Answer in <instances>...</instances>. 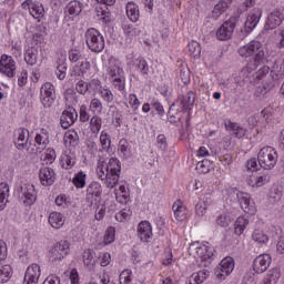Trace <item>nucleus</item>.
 I'll return each instance as SVG.
<instances>
[{
    "label": "nucleus",
    "instance_id": "obj_1",
    "mask_svg": "<svg viewBox=\"0 0 284 284\" xmlns=\"http://www.w3.org/2000/svg\"><path fill=\"white\" fill-rule=\"evenodd\" d=\"M106 74L109 81L112 83L113 88L119 92L125 90V71L121 68V62L116 58L111 57L106 67Z\"/></svg>",
    "mask_w": 284,
    "mask_h": 284
},
{
    "label": "nucleus",
    "instance_id": "obj_2",
    "mask_svg": "<svg viewBox=\"0 0 284 284\" xmlns=\"http://www.w3.org/2000/svg\"><path fill=\"white\" fill-rule=\"evenodd\" d=\"M257 161L260 168L272 170L278 161V153L276 152V149L272 146H264L257 154Z\"/></svg>",
    "mask_w": 284,
    "mask_h": 284
},
{
    "label": "nucleus",
    "instance_id": "obj_3",
    "mask_svg": "<svg viewBox=\"0 0 284 284\" xmlns=\"http://www.w3.org/2000/svg\"><path fill=\"white\" fill-rule=\"evenodd\" d=\"M85 43L91 52L99 53L105 50V38L94 28L85 32Z\"/></svg>",
    "mask_w": 284,
    "mask_h": 284
},
{
    "label": "nucleus",
    "instance_id": "obj_4",
    "mask_svg": "<svg viewBox=\"0 0 284 284\" xmlns=\"http://www.w3.org/2000/svg\"><path fill=\"white\" fill-rule=\"evenodd\" d=\"M108 174V189L114 190L116 185L119 184V179H121V162L116 158H111L105 165Z\"/></svg>",
    "mask_w": 284,
    "mask_h": 284
},
{
    "label": "nucleus",
    "instance_id": "obj_5",
    "mask_svg": "<svg viewBox=\"0 0 284 284\" xmlns=\"http://www.w3.org/2000/svg\"><path fill=\"white\" fill-rule=\"evenodd\" d=\"M70 254V242L61 240L55 243L49 251V258L51 263H61L65 256Z\"/></svg>",
    "mask_w": 284,
    "mask_h": 284
},
{
    "label": "nucleus",
    "instance_id": "obj_6",
    "mask_svg": "<svg viewBox=\"0 0 284 284\" xmlns=\"http://www.w3.org/2000/svg\"><path fill=\"white\" fill-rule=\"evenodd\" d=\"M17 194L26 207H30V205H34L37 202V189H34V185L32 184H22L18 186Z\"/></svg>",
    "mask_w": 284,
    "mask_h": 284
},
{
    "label": "nucleus",
    "instance_id": "obj_7",
    "mask_svg": "<svg viewBox=\"0 0 284 284\" xmlns=\"http://www.w3.org/2000/svg\"><path fill=\"white\" fill-rule=\"evenodd\" d=\"M57 99L54 85L50 82L42 84L40 89V101L44 108H52Z\"/></svg>",
    "mask_w": 284,
    "mask_h": 284
},
{
    "label": "nucleus",
    "instance_id": "obj_8",
    "mask_svg": "<svg viewBox=\"0 0 284 284\" xmlns=\"http://www.w3.org/2000/svg\"><path fill=\"white\" fill-rule=\"evenodd\" d=\"M236 28V17H231L229 20L223 22V24L216 31V39L219 41H227L232 39L234 30Z\"/></svg>",
    "mask_w": 284,
    "mask_h": 284
},
{
    "label": "nucleus",
    "instance_id": "obj_9",
    "mask_svg": "<svg viewBox=\"0 0 284 284\" xmlns=\"http://www.w3.org/2000/svg\"><path fill=\"white\" fill-rule=\"evenodd\" d=\"M189 254L195 258H201L202 261H212V256H214L212 251H210V247L201 245L199 242L190 244Z\"/></svg>",
    "mask_w": 284,
    "mask_h": 284
},
{
    "label": "nucleus",
    "instance_id": "obj_10",
    "mask_svg": "<svg viewBox=\"0 0 284 284\" xmlns=\"http://www.w3.org/2000/svg\"><path fill=\"white\" fill-rule=\"evenodd\" d=\"M103 194V187L99 182H91L87 187L85 201L89 204V207H92L94 203L101 201V195Z\"/></svg>",
    "mask_w": 284,
    "mask_h": 284
},
{
    "label": "nucleus",
    "instance_id": "obj_11",
    "mask_svg": "<svg viewBox=\"0 0 284 284\" xmlns=\"http://www.w3.org/2000/svg\"><path fill=\"white\" fill-rule=\"evenodd\" d=\"M79 119V114L77 113V109L73 106H68L60 116V125L63 130H68L71 125H74V122Z\"/></svg>",
    "mask_w": 284,
    "mask_h": 284
},
{
    "label": "nucleus",
    "instance_id": "obj_12",
    "mask_svg": "<svg viewBox=\"0 0 284 284\" xmlns=\"http://www.w3.org/2000/svg\"><path fill=\"white\" fill-rule=\"evenodd\" d=\"M14 70H17L14 59L7 54L2 55L0 60V72L6 74L9 79H12V77H14Z\"/></svg>",
    "mask_w": 284,
    "mask_h": 284
},
{
    "label": "nucleus",
    "instance_id": "obj_13",
    "mask_svg": "<svg viewBox=\"0 0 284 284\" xmlns=\"http://www.w3.org/2000/svg\"><path fill=\"white\" fill-rule=\"evenodd\" d=\"M237 200L240 203V207L245 212V214H256V206L254 205V201L250 197V195L245 192L237 193Z\"/></svg>",
    "mask_w": 284,
    "mask_h": 284
},
{
    "label": "nucleus",
    "instance_id": "obj_14",
    "mask_svg": "<svg viewBox=\"0 0 284 284\" xmlns=\"http://www.w3.org/2000/svg\"><path fill=\"white\" fill-rule=\"evenodd\" d=\"M270 265H272V256L262 254L254 260L253 270L255 274H263V272H267Z\"/></svg>",
    "mask_w": 284,
    "mask_h": 284
},
{
    "label": "nucleus",
    "instance_id": "obj_15",
    "mask_svg": "<svg viewBox=\"0 0 284 284\" xmlns=\"http://www.w3.org/2000/svg\"><path fill=\"white\" fill-rule=\"evenodd\" d=\"M271 180L272 175H270V172L264 171L262 173L251 175L247 180V184L251 187H263V185H267Z\"/></svg>",
    "mask_w": 284,
    "mask_h": 284
},
{
    "label": "nucleus",
    "instance_id": "obj_16",
    "mask_svg": "<svg viewBox=\"0 0 284 284\" xmlns=\"http://www.w3.org/2000/svg\"><path fill=\"white\" fill-rule=\"evenodd\" d=\"M40 183L44 187H50V185H54V181H57V173L54 169L51 168H42L39 171Z\"/></svg>",
    "mask_w": 284,
    "mask_h": 284
},
{
    "label": "nucleus",
    "instance_id": "obj_17",
    "mask_svg": "<svg viewBox=\"0 0 284 284\" xmlns=\"http://www.w3.org/2000/svg\"><path fill=\"white\" fill-rule=\"evenodd\" d=\"M40 276L41 266L39 264H32L27 268L22 284H38Z\"/></svg>",
    "mask_w": 284,
    "mask_h": 284
},
{
    "label": "nucleus",
    "instance_id": "obj_18",
    "mask_svg": "<svg viewBox=\"0 0 284 284\" xmlns=\"http://www.w3.org/2000/svg\"><path fill=\"white\" fill-rule=\"evenodd\" d=\"M138 237L142 243H150L152 240V224L149 221H142L138 225Z\"/></svg>",
    "mask_w": 284,
    "mask_h": 284
},
{
    "label": "nucleus",
    "instance_id": "obj_19",
    "mask_svg": "<svg viewBox=\"0 0 284 284\" xmlns=\"http://www.w3.org/2000/svg\"><path fill=\"white\" fill-rule=\"evenodd\" d=\"M22 8L24 10H29L33 19H42L43 14H45V9H43V4H37L32 2V0L24 1L22 3Z\"/></svg>",
    "mask_w": 284,
    "mask_h": 284
},
{
    "label": "nucleus",
    "instance_id": "obj_20",
    "mask_svg": "<svg viewBox=\"0 0 284 284\" xmlns=\"http://www.w3.org/2000/svg\"><path fill=\"white\" fill-rule=\"evenodd\" d=\"M284 21V14L280 10L273 11L268 14L266 23H265V30H274L278 28Z\"/></svg>",
    "mask_w": 284,
    "mask_h": 284
},
{
    "label": "nucleus",
    "instance_id": "obj_21",
    "mask_svg": "<svg viewBox=\"0 0 284 284\" xmlns=\"http://www.w3.org/2000/svg\"><path fill=\"white\" fill-rule=\"evenodd\" d=\"M30 136V131L28 129H18L16 132V140H14V145L17 150H26L28 148V139Z\"/></svg>",
    "mask_w": 284,
    "mask_h": 284
},
{
    "label": "nucleus",
    "instance_id": "obj_22",
    "mask_svg": "<svg viewBox=\"0 0 284 284\" xmlns=\"http://www.w3.org/2000/svg\"><path fill=\"white\" fill-rule=\"evenodd\" d=\"M253 45L256 48L252 51V59L250 61H255L257 63H267V54H265V48L263 43L253 40Z\"/></svg>",
    "mask_w": 284,
    "mask_h": 284
},
{
    "label": "nucleus",
    "instance_id": "obj_23",
    "mask_svg": "<svg viewBox=\"0 0 284 284\" xmlns=\"http://www.w3.org/2000/svg\"><path fill=\"white\" fill-rule=\"evenodd\" d=\"M195 101L196 94H194V91H189L186 95H179L176 103L181 105V110H190Z\"/></svg>",
    "mask_w": 284,
    "mask_h": 284
},
{
    "label": "nucleus",
    "instance_id": "obj_24",
    "mask_svg": "<svg viewBox=\"0 0 284 284\" xmlns=\"http://www.w3.org/2000/svg\"><path fill=\"white\" fill-rule=\"evenodd\" d=\"M172 210L174 213V219H176L178 221H185V219L187 217V207L183 205V202L181 200H176L173 203Z\"/></svg>",
    "mask_w": 284,
    "mask_h": 284
},
{
    "label": "nucleus",
    "instance_id": "obj_25",
    "mask_svg": "<svg viewBox=\"0 0 284 284\" xmlns=\"http://www.w3.org/2000/svg\"><path fill=\"white\" fill-rule=\"evenodd\" d=\"M64 12L67 17H79L83 12V4L79 0L70 1Z\"/></svg>",
    "mask_w": 284,
    "mask_h": 284
},
{
    "label": "nucleus",
    "instance_id": "obj_26",
    "mask_svg": "<svg viewBox=\"0 0 284 284\" xmlns=\"http://www.w3.org/2000/svg\"><path fill=\"white\" fill-rule=\"evenodd\" d=\"M258 21H261V11L248 14L244 23L245 32L250 34V32H252V30L258 26Z\"/></svg>",
    "mask_w": 284,
    "mask_h": 284
},
{
    "label": "nucleus",
    "instance_id": "obj_27",
    "mask_svg": "<svg viewBox=\"0 0 284 284\" xmlns=\"http://www.w3.org/2000/svg\"><path fill=\"white\" fill-rule=\"evenodd\" d=\"M232 1L233 0H220L212 11L213 19H219L221 14L227 12L229 8L232 6Z\"/></svg>",
    "mask_w": 284,
    "mask_h": 284
},
{
    "label": "nucleus",
    "instance_id": "obj_28",
    "mask_svg": "<svg viewBox=\"0 0 284 284\" xmlns=\"http://www.w3.org/2000/svg\"><path fill=\"white\" fill-rule=\"evenodd\" d=\"M49 224L54 230H61L62 225H65V216L59 212H51L49 215Z\"/></svg>",
    "mask_w": 284,
    "mask_h": 284
},
{
    "label": "nucleus",
    "instance_id": "obj_29",
    "mask_svg": "<svg viewBox=\"0 0 284 284\" xmlns=\"http://www.w3.org/2000/svg\"><path fill=\"white\" fill-rule=\"evenodd\" d=\"M10 197V185L6 182L0 183V212L6 210L8 205V199Z\"/></svg>",
    "mask_w": 284,
    "mask_h": 284
},
{
    "label": "nucleus",
    "instance_id": "obj_30",
    "mask_svg": "<svg viewBox=\"0 0 284 284\" xmlns=\"http://www.w3.org/2000/svg\"><path fill=\"white\" fill-rule=\"evenodd\" d=\"M210 276V271H207V270H201V271H199V272H196V273H193L190 277H189V280H187V282H186V284H202V283H204L205 281H206V278Z\"/></svg>",
    "mask_w": 284,
    "mask_h": 284
},
{
    "label": "nucleus",
    "instance_id": "obj_31",
    "mask_svg": "<svg viewBox=\"0 0 284 284\" xmlns=\"http://www.w3.org/2000/svg\"><path fill=\"white\" fill-rule=\"evenodd\" d=\"M39 60V49L36 47H29L24 53V61L28 65H37Z\"/></svg>",
    "mask_w": 284,
    "mask_h": 284
},
{
    "label": "nucleus",
    "instance_id": "obj_32",
    "mask_svg": "<svg viewBox=\"0 0 284 284\" xmlns=\"http://www.w3.org/2000/svg\"><path fill=\"white\" fill-rule=\"evenodd\" d=\"M225 128L226 130H229V132H232V134L236 136V139H243V136H245L247 132L243 126L232 121H229L227 123H225Z\"/></svg>",
    "mask_w": 284,
    "mask_h": 284
},
{
    "label": "nucleus",
    "instance_id": "obj_33",
    "mask_svg": "<svg viewBox=\"0 0 284 284\" xmlns=\"http://www.w3.org/2000/svg\"><path fill=\"white\" fill-rule=\"evenodd\" d=\"M126 17L132 21V23H136L139 21V6L134 2L126 3Z\"/></svg>",
    "mask_w": 284,
    "mask_h": 284
},
{
    "label": "nucleus",
    "instance_id": "obj_34",
    "mask_svg": "<svg viewBox=\"0 0 284 284\" xmlns=\"http://www.w3.org/2000/svg\"><path fill=\"white\" fill-rule=\"evenodd\" d=\"M271 74L275 77V79H278V80L284 79V60L283 59L275 60L271 70Z\"/></svg>",
    "mask_w": 284,
    "mask_h": 284
},
{
    "label": "nucleus",
    "instance_id": "obj_35",
    "mask_svg": "<svg viewBox=\"0 0 284 284\" xmlns=\"http://www.w3.org/2000/svg\"><path fill=\"white\" fill-rule=\"evenodd\" d=\"M97 254L92 250H85L83 253V263L85 267H89V270H94V265H97Z\"/></svg>",
    "mask_w": 284,
    "mask_h": 284
},
{
    "label": "nucleus",
    "instance_id": "obj_36",
    "mask_svg": "<svg viewBox=\"0 0 284 284\" xmlns=\"http://www.w3.org/2000/svg\"><path fill=\"white\" fill-rule=\"evenodd\" d=\"M254 50H256V44H254V40H252L251 42L240 47L237 52L240 57H243V59H250Z\"/></svg>",
    "mask_w": 284,
    "mask_h": 284
},
{
    "label": "nucleus",
    "instance_id": "obj_37",
    "mask_svg": "<svg viewBox=\"0 0 284 284\" xmlns=\"http://www.w3.org/2000/svg\"><path fill=\"white\" fill-rule=\"evenodd\" d=\"M36 143L40 145L41 150L45 149V145L50 143V135L48 134V131L45 129H41L36 134Z\"/></svg>",
    "mask_w": 284,
    "mask_h": 284
},
{
    "label": "nucleus",
    "instance_id": "obj_38",
    "mask_svg": "<svg viewBox=\"0 0 284 284\" xmlns=\"http://www.w3.org/2000/svg\"><path fill=\"white\" fill-rule=\"evenodd\" d=\"M220 270L225 274V276H230L232 272H234V260L232 257H225L220 263Z\"/></svg>",
    "mask_w": 284,
    "mask_h": 284
},
{
    "label": "nucleus",
    "instance_id": "obj_39",
    "mask_svg": "<svg viewBox=\"0 0 284 284\" xmlns=\"http://www.w3.org/2000/svg\"><path fill=\"white\" fill-rule=\"evenodd\" d=\"M258 65H265V62H255L253 60H250L247 64L242 69L241 74L242 77H250L252 72H256V69Z\"/></svg>",
    "mask_w": 284,
    "mask_h": 284
},
{
    "label": "nucleus",
    "instance_id": "obj_40",
    "mask_svg": "<svg viewBox=\"0 0 284 284\" xmlns=\"http://www.w3.org/2000/svg\"><path fill=\"white\" fill-rule=\"evenodd\" d=\"M247 225H250V220L245 219V216L237 217L235 221V234L241 236V234L245 232V227H247Z\"/></svg>",
    "mask_w": 284,
    "mask_h": 284
},
{
    "label": "nucleus",
    "instance_id": "obj_41",
    "mask_svg": "<svg viewBox=\"0 0 284 284\" xmlns=\"http://www.w3.org/2000/svg\"><path fill=\"white\" fill-rule=\"evenodd\" d=\"M281 278V270H270L267 275L264 277V284H276V281Z\"/></svg>",
    "mask_w": 284,
    "mask_h": 284
},
{
    "label": "nucleus",
    "instance_id": "obj_42",
    "mask_svg": "<svg viewBox=\"0 0 284 284\" xmlns=\"http://www.w3.org/2000/svg\"><path fill=\"white\" fill-rule=\"evenodd\" d=\"M115 199L119 203H128L130 201V191L121 184L119 186V193H115Z\"/></svg>",
    "mask_w": 284,
    "mask_h": 284
},
{
    "label": "nucleus",
    "instance_id": "obj_43",
    "mask_svg": "<svg viewBox=\"0 0 284 284\" xmlns=\"http://www.w3.org/2000/svg\"><path fill=\"white\" fill-rule=\"evenodd\" d=\"M85 179H88V175L83 171H80L73 178L72 183L78 190H83L85 187Z\"/></svg>",
    "mask_w": 284,
    "mask_h": 284
},
{
    "label": "nucleus",
    "instance_id": "obj_44",
    "mask_svg": "<svg viewBox=\"0 0 284 284\" xmlns=\"http://www.w3.org/2000/svg\"><path fill=\"white\" fill-rule=\"evenodd\" d=\"M77 163L74 155L72 154H64L61 158V166L64 170H72L74 168V164Z\"/></svg>",
    "mask_w": 284,
    "mask_h": 284
},
{
    "label": "nucleus",
    "instance_id": "obj_45",
    "mask_svg": "<svg viewBox=\"0 0 284 284\" xmlns=\"http://www.w3.org/2000/svg\"><path fill=\"white\" fill-rule=\"evenodd\" d=\"M11 276H12V266L3 265L0 268V283H8Z\"/></svg>",
    "mask_w": 284,
    "mask_h": 284
},
{
    "label": "nucleus",
    "instance_id": "obj_46",
    "mask_svg": "<svg viewBox=\"0 0 284 284\" xmlns=\"http://www.w3.org/2000/svg\"><path fill=\"white\" fill-rule=\"evenodd\" d=\"M64 143L71 148H77V145H79V135L75 132L65 133Z\"/></svg>",
    "mask_w": 284,
    "mask_h": 284
},
{
    "label": "nucleus",
    "instance_id": "obj_47",
    "mask_svg": "<svg viewBox=\"0 0 284 284\" xmlns=\"http://www.w3.org/2000/svg\"><path fill=\"white\" fill-rule=\"evenodd\" d=\"M101 125H102L101 118H99L98 115L91 118L90 128L93 134H99V132H101Z\"/></svg>",
    "mask_w": 284,
    "mask_h": 284
},
{
    "label": "nucleus",
    "instance_id": "obj_48",
    "mask_svg": "<svg viewBox=\"0 0 284 284\" xmlns=\"http://www.w3.org/2000/svg\"><path fill=\"white\" fill-rule=\"evenodd\" d=\"M281 80L276 79L273 74H271V79H268L265 83H264V90L266 92H272V90H274V88H278V85L281 84L280 82Z\"/></svg>",
    "mask_w": 284,
    "mask_h": 284
},
{
    "label": "nucleus",
    "instance_id": "obj_49",
    "mask_svg": "<svg viewBox=\"0 0 284 284\" xmlns=\"http://www.w3.org/2000/svg\"><path fill=\"white\" fill-rule=\"evenodd\" d=\"M189 51L194 59H199V57H201V44L197 41L192 40L189 43Z\"/></svg>",
    "mask_w": 284,
    "mask_h": 284
},
{
    "label": "nucleus",
    "instance_id": "obj_50",
    "mask_svg": "<svg viewBox=\"0 0 284 284\" xmlns=\"http://www.w3.org/2000/svg\"><path fill=\"white\" fill-rule=\"evenodd\" d=\"M97 174L100 181H105V186L108 187V183H109L108 174H110V172L105 170V165L103 164L98 165Z\"/></svg>",
    "mask_w": 284,
    "mask_h": 284
},
{
    "label": "nucleus",
    "instance_id": "obj_51",
    "mask_svg": "<svg viewBox=\"0 0 284 284\" xmlns=\"http://www.w3.org/2000/svg\"><path fill=\"white\" fill-rule=\"evenodd\" d=\"M97 14L100 21H103V23H110V11L108 10V7H104V9H97Z\"/></svg>",
    "mask_w": 284,
    "mask_h": 284
},
{
    "label": "nucleus",
    "instance_id": "obj_52",
    "mask_svg": "<svg viewBox=\"0 0 284 284\" xmlns=\"http://www.w3.org/2000/svg\"><path fill=\"white\" fill-rule=\"evenodd\" d=\"M114 236H116V229H114V226H109L105 231L104 243L106 245L114 243Z\"/></svg>",
    "mask_w": 284,
    "mask_h": 284
},
{
    "label": "nucleus",
    "instance_id": "obj_53",
    "mask_svg": "<svg viewBox=\"0 0 284 284\" xmlns=\"http://www.w3.org/2000/svg\"><path fill=\"white\" fill-rule=\"evenodd\" d=\"M100 143H101L102 150L110 149V145H112V140L110 139V134H108V132L102 131L100 135Z\"/></svg>",
    "mask_w": 284,
    "mask_h": 284
},
{
    "label": "nucleus",
    "instance_id": "obj_54",
    "mask_svg": "<svg viewBox=\"0 0 284 284\" xmlns=\"http://www.w3.org/2000/svg\"><path fill=\"white\" fill-rule=\"evenodd\" d=\"M89 85V92H101L103 90V85L101 84V80L99 79H92L88 82Z\"/></svg>",
    "mask_w": 284,
    "mask_h": 284
},
{
    "label": "nucleus",
    "instance_id": "obj_55",
    "mask_svg": "<svg viewBox=\"0 0 284 284\" xmlns=\"http://www.w3.org/2000/svg\"><path fill=\"white\" fill-rule=\"evenodd\" d=\"M252 239L253 241H255V243H267L268 237L265 233H263V231L260 230H255L252 234Z\"/></svg>",
    "mask_w": 284,
    "mask_h": 284
},
{
    "label": "nucleus",
    "instance_id": "obj_56",
    "mask_svg": "<svg viewBox=\"0 0 284 284\" xmlns=\"http://www.w3.org/2000/svg\"><path fill=\"white\" fill-rule=\"evenodd\" d=\"M130 216H132V211H130V209H122L115 214V221L123 223V221H128Z\"/></svg>",
    "mask_w": 284,
    "mask_h": 284
},
{
    "label": "nucleus",
    "instance_id": "obj_57",
    "mask_svg": "<svg viewBox=\"0 0 284 284\" xmlns=\"http://www.w3.org/2000/svg\"><path fill=\"white\" fill-rule=\"evenodd\" d=\"M81 59H83L81 50L73 48L69 51V60L71 63H77V61H81Z\"/></svg>",
    "mask_w": 284,
    "mask_h": 284
},
{
    "label": "nucleus",
    "instance_id": "obj_58",
    "mask_svg": "<svg viewBox=\"0 0 284 284\" xmlns=\"http://www.w3.org/2000/svg\"><path fill=\"white\" fill-rule=\"evenodd\" d=\"M135 67L141 72V74H148V72H150V67L148 65L145 59H136Z\"/></svg>",
    "mask_w": 284,
    "mask_h": 284
},
{
    "label": "nucleus",
    "instance_id": "obj_59",
    "mask_svg": "<svg viewBox=\"0 0 284 284\" xmlns=\"http://www.w3.org/2000/svg\"><path fill=\"white\" fill-rule=\"evenodd\" d=\"M55 160H57V151H54V149L52 148L47 149L44 152L43 161H45L49 164H52L54 163Z\"/></svg>",
    "mask_w": 284,
    "mask_h": 284
},
{
    "label": "nucleus",
    "instance_id": "obj_60",
    "mask_svg": "<svg viewBox=\"0 0 284 284\" xmlns=\"http://www.w3.org/2000/svg\"><path fill=\"white\" fill-rule=\"evenodd\" d=\"M90 110H92V112L101 114V112H103V103L101 102V100L97 98L92 99L90 103Z\"/></svg>",
    "mask_w": 284,
    "mask_h": 284
},
{
    "label": "nucleus",
    "instance_id": "obj_61",
    "mask_svg": "<svg viewBox=\"0 0 284 284\" xmlns=\"http://www.w3.org/2000/svg\"><path fill=\"white\" fill-rule=\"evenodd\" d=\"M207 211V204L203 200H199V202L195 204V214L197 216H204L205 212Z\"/></svg>",
    "mask_w": 284,
    "mask_h": 284
},
{
    "label": "nucleus",
    "instance_id": "obj_62",
    "mask_svg": "<svg viewBox=\"0 0 284 284\" xmlns=\"http://www.w3.org/2000/svg\"><path fill=\"white\" fill-rule=\"evenodd\" d=\"M75 90L79 94H88L90 92L88 82L79 80L75 84Z\"/></svg>",
    "mask_w": 284,
    "mask_h": 284
},
{
    "label": "nucleus",
    "instance_id": "obj_63",
    "mask_svg": "<svg viewBox=\"0 0 284 284\" xmlns=\"http://www.w3.org/2000/svg\"><path fill=\"white\" fill-rule=\"evenodd\" d=\"M210 165H212V162H210L209 160H202L197 162L196 170L202 172V174H207V172H210Z\"/></svg>",
    "mask_w": 284,
    "mask_h": 284
},
{
    "label": "nucleus",
    "instance_id": "obj_64",
    "mask_svg": "<svg viewBox=\"0 0 284 284\" xmlns=\"http://www.w3.org/2000/svg\"><path fill=\"white\" fill-rule=\"evenodd\" d=\"M100 94L106 103H112V101H114V94L110 89H101Z\"/></svg>",
    "mask_w": 284,
    "mask_h": 284
}]
</instances>
